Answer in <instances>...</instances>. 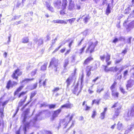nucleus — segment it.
Instances as JSON below:
<instances>
[{
	"mask_svg": "<svg viewBox=\"0 0 134 134\" xmlns=\"http://www.w3.org/2000/svg\"><path fill=\"white\" fill-rule=\"evenodd\" d=\"M29 111V108H28L24 112L22 115V116L23 117V122L24 125L23 128V130L24 134H26L27 128H28L30 126H35L37 120L38 115H36L34 118L31 120L30 122H26V121L29 118V116L28 115Z\"/></svg>",
	"mask_w": 134,
	"mask_h": 134,
	"instance_id": "nucleus-1",
	"label": "nucleus"
},
{
	"mask_svg": "<svg viewBox=\"0 0 134 134\" xmlns=\"http://www.w3.org/2000/svg\"><path fill=\"white\" fill-rule=\"evenodd\" d=\"M97 43L98 42L95 40H90L88 42V46L86 51V53H88L90 52L91 53L94 52V49Z\"/></svg>",
	"mask_w": 134,
	"mask_h": 134,
	"instance_id": "nucleus-2",
	"label": "nucleus"
},
{
	"mask_svg": "<svg viewBox=\"0 0 134 134\" xmlns=\"http://www.w3.org/2000/svg\"><path fill=\"white\" fill-rule=\"evenodd\" d=\"M76 71V69H75L74 72L71 74V75L67 79L66 82L67 84V87H68L71 84L73 80L76 79L75 74Z\"/></svg>",
	"mask_w": 134,
	"mask_h": 134,
	"instance_id": "nucleus-3",
	"label": "nucleus"
},
{
	"mask_svg": "<svg viewBox=\"0 0 134 134\" xmlns=\"http://www.w3.org/2000/svg\"><path fill=\"white\" fill-rule=\"evenodd\" d=\"M74 115L72 114L71 116L69 118L68 117L66 118L65 119L62 120L60 122V124L61 125H65L64 127V128H66L68 125V124L69 123L72 119Z\"/></svg>",
	"mask_w": 134,
	"mask_h": 134,
	"instance_id": "nucleus-4",
	"label": "nucleus"
},
{
	"mask_svg": "<svg viewBox=\"0 0 134 134\" xmlns=\"http://www.w3.org/2000/svg\"><path fill=\"white\" fill-rule=\"evenodd\" d=\"M58 60L55 58H53L52 59L50 63L49 66H52L53 67H54L56 68L55 71H57V69L58 68L59 64L58 63Z\"/></svg>",
	"mask_w": 134,
	"mask_h": 134,
	"instance_id": "nucleus-5",
	"label": "nucleus"
},
{
	"mask_svg": "<svg viewBox=\"0 0 134 134\" xmlns=\"http://www.w3.org/2000/svg\"><path fill=\"white\" fill-rule=\"evenodd\" d=\"M43 3L46 7L47 9L50 11L53 12L54 10L53 8L51 6L49 0H43Z\"/></svg>",
	"mask_w": 134,
	"mask_h": 134,
	"instance_id": "nucleus-6",
	"label": "nucleus"
},
{
	"mask_svg": "<svg viewBox=\"0 0 134 134\" xmlns=\"http://www.w3.org/2000/svg\"><path fill=\"white\" fill-rule=\"evenodd\" d=\"M134 116V106L130 111L126 115L125 114V117L127 120L129 119L130 117Z\"/></svg>",
	"mask_w": 134,
	"mask_h": 134,
	"instance_id": "nucleus-7",
	"label": "nucleus"
},
{
	"mask_svg": "<svg viewBox=\"0 0 134 134\" xmlns=\"http://www.w3.org/2000/svg\"><path fill=\"white\" fill-rule=\"evenodd\" d=\"M61 109L60 108L58 109L57 110L55 111H54L53 115L52 116L51 119L52 120H53L55 118L57 117L59 115L61 111Z\"/></svg>",
	"mask_w": 134,
	"mask_h": 134,
	"instance_id": "nucleus-8",
	"label": "nucleus"
},
{
	"mask_svg": "<svg viewBox=\"0 0 134 134\" xmlns=\"http://www.w3.org/2000/svg\"><path fill=\"white\" fill-rule=\"evenodd\" d=\"M69 2V9L71 10L76 8L75 7V0H68Z\"/></svg>",
	"mask_w": 134,
	"mask_h": 134,
	"instance_id": "nucleus-9",
	"label": "nucleus"
},
{
	"mask_svg": "<svg viewBox=\"0 0 134 134\" xmlns=\"http://www.w3.org/2000/svg\"><path fill=\"white\" fill-rule=\"evenodd\" d=\"M19 70L17 69L15 71V72H13L12 75V77L13 79H17L18 78V76L21 74V73L19 72Z\"/></svg>",
	"mask_w": 134,
	"mask_h": 134,
	"instance_id": "nucleus-10",
	"label": "nucleus"
},
{
	"mask_svg": "<svg viewBox=\"0 0 134 134\" xmlns=\"http://www.w3.org/2000/svg\"><path fill=\"white\" fill-rule=\"evenodd\" d=\"M73 104L70 103H67L62 105L60 108L61 109L64 108L70 109L73 107Z\"/></svg>",
	"mask_w": 134,
	"mask_h": 134,
	"instance_id": "nucleus-11",
	"label": "nucleus"
},
{
	"mask_svg": "<svg viewBox=\"0 0 134 134\" xmlns=\"http://www.w3.org/2000/svg\"><path fill=\"white\" fill-rule=\"evenodd\" d=\"M17 84V83L15 81L12 82L10 80L9 81L7 84L6 87L9 89L10 87H12L13 86Z\"/></svg>",
	"mask_w": 134,
	"mask_h": 134,
	"instance_id": "nucleus-12",
	"label": "nucleus"
},
{
	"mask_svg": "<svg viewBox=\"0 0 134 134\" xmlns=\"http://www.w3.org/2000/svg\"><path fill=\"white\" fill-rule=\"evenodd\" d=\"M134 85V81L133 80L130 79L128 81L126 85L127 90L132 87Z\"/></svg>",
	"mask_w": 134,
	"mask_h": 134,
	"instance_id": "nucleus-13",
	"label": "nucleus"
},
{
	"mask_svg": "<svg viewBox=\"0 0 134 134\" xmlns=\"http://www.w3.org/2000/svg\"><path fill=\"white\" fill-rule=\"evenodd\" d=\"M106 67H105V72H107L109 71H115L116 72L118 71L119 70V69L118 68L116 67H112L111 68H109L108 69H106Z\"/></svg>",
	"mask_w": 134,
	"mask_h": 134,
	"instance_id": "nucleus-14",
	"label": "nucleus"
},
{
	"mask_svg": "<svg viewBox=\"0 0 134 134\" xmlns=\"http://www.w3.org/2000/svg\"><path fill=\"white\" fill-rule=\"evenodd\" d=\"M110 54L107 53V55L105 57V61L107 63V65H110L111 63V62L109 61L110 59Z\"/></svg>",
	"mask_w": 134,
	"mask_h": 134,
	"instance_id": "nucleus-15",
	"label": "nucleus"
},
{
	"mask_svg": "<svg viewBox=\"0 0 134 134\" xmlns=\"http://www.w3.org/2000/svg\"><path fill=\"white\" fill-rule=\"evenodd\" d=\"M134 27V21L131 22L127 25V30L128 31H129L131 29Z\"/></svg>",
	"mask_w": 134,
	"mask_h": 134,
	"instance_id": "nucleus-16",
	"label": "nucleus"
},
{
	"mask_svg": "<svg viewBox=\"0 0 134 134\" xmlns=\"http://www.w3.org/2000/svg\"><path fill=\"white\" fill-rule=\"evenodd\" d=\"M91 70L93 71L97 69V66L96 64H93L91 65H89L87 67Z\"/></svg>",
	"mask_w": 134,
	"mask_h": 134,
	"instance_id": "nucleus-17",
	"label": "nucleus"
},
{
	"mask_svg": "<svg viewBox=\"0 0 134 134\" xmlns=\"http://www.w3.org/2000/svg\"><path fill=\"white\" fill-rule=\"evenodd\" d=\"M68 3L67 0H62L61 8L64 9L66 8Z\"/></svg>",
	"mask_w": 134,
	"mask_h": 134,
	"instance_id": "nucleus-18",
	"label": "nucleus"
},
{
	"mask_svg": "<svg viewBox=\"0 0 134 134\" xmlns=\"http://www.w3.org/2000/svg\"><path fill=\"white\" fill-rule=\"evenodd\" d=\"M25 99H26V98H25L23 100H21L20 101V102L19 103V104H18V107L17 108L16 113H15V114H14L13 116V117H14L16 115V114L17 113L18 111V110H19V107H21V106H22V105H23V104L25 102Z\"/></svg>",
	"mask_w": 134,
	"mask_h": 134,
	"instance_id": "nucleus-19",
	"label": "nucleus"
},
{
	"mask_svg": "<svg viewBox=\"0 0 134 134\" xmlns=\"http://www.w3.org/2000/svg\"><path fill=\"white\" fill-rule=\"evenodd\" d=\"M61 2L60 0H58L57 2L54 3V6L57 8H59L61 7Z\"/></svg>",
	"mask_w": 134,
	"mask_h": 134,
	"instance_id": "nucleus-20",
	"label": "nucleus"
},
{
	"mask_svg": "<svg viewBox=\"0 0 134 134\" xmlns=\"http://www.w3.org/2000/svg\"><path fill=\"white\" fill-rule=\"evenodd\" d=\"M93 59V58L91 57H89L85 60L83 63L84 65L87 64L89 63Z\"/></svg>",
	"mask_w": 134,
	"mask_h": 134,
	"instance_id": "nucleus-21",
	"label": "nucleus"
},
{
	"mask_svg": "<svg viewBox=\"0 0 134 134\" xmlns=\"http://www.w3.org/2000/svg\"><path fill=\"white\" fill-rule=\"evenodd\" d=\"M121 107L119 106L118 108H117V110L115 111L114 114V115L113 118L114 119L116 118L119 115V110L121 108Z\"/></svg>",
	"mask_w": 134,
	"mask_h": 134,
	"instance_id": "nucleus-22",
	"label": "nucleus"
},
{
	"mask_svg": "<svg viewBox=\"0 0 134 134\" xmlns=\"http://www.w3.org/2000/svg\"><path fill=\"white\" fill-rule=\"evenodd\" d=\"M34 41L35 43L39 45H41L43 43L42 40L40 38L37 40V39H35L34 40Z\"/></svg>",
	"mask_w": 134,
	"mask_h": 134,
	"instance_id": "nucleus-23",
	"label": "nucleus"
},
{
	"mask_svg": "<svg viewBox=\"0 0 134 134\" xmlns=\"http://www.w3.org/2000/svg\"><path fill=\"white\" fill-rule=\"evenodd\" d=\"M69 59L67 58L65 59L64 61V63L63 67L65 69H66L67 66L69 64Z\"/></svg>",
	"mask_w": 134,
	"mask_h": 134,
	"instance_id": "nucleus-24",
	"label": "nucleus"
},
{
	"mask_svg": "<svg viewBox=\"0 0 134 134\" xmlns=\"http://www.w3.org/2000/svg\"><path fill=\"white\" fill-rule=\"evenodd\" d=\"M53 22L54 23H58L65 24H67V23L66 22L64 21L63 20H55L53 21Z\"/></svg>",
	"mask_w": 134,
	"mask_h": 134,
	"instance_id": "nucleus-25",
	"label": "nucleus"
},
{
	"mask_svg": "<svg viewBox=\"0 0 134 134\" xmlns=\"http://www.w3.org/2000/svg\"><path fill=\"white\" fill-rule=\"evenodd\" d=\"M34 78H32L31 79H24V80H23L22 81H21V83H27L29 82L30 81H31L33 80H34Z\"/></svg>",
	"mask_w": 134,
	"mask_h": 134,
	"instance_id": "nucleus-26",
	"label": "nucleus"
},
{
	"mask_svg": "<svg viewBox=\"0 0 134 134\" xmlns=\"http://www.w3.org/2000/svg\"><path fill=\"white\" fill-rule=\"evenodd\" d=\"M112 95L115 97L118 98L119 95L118 92H116L115 90L112 91Z\"/></svg>",
	"mask_w": 134,
	"mask_h": 134,
	"instance_id": "nucleus-27",
	"label": "nucleus"
},
{
	"mask_svg": "<svg viewBox=\"0 0 134 134\" xmlns=\"http://www.w3.org/2000/svg\"><path fill=\"white\" fill-rule=\"evenodd\" d=\"M122 127V124L120 122H119L117 125V128L119 130H121Z\"/></svg>",
	"mask_w": 134,
	"mask_h": 134,
	"instance_id": "nucleus-28",
	"label": "nucleus"
},
{
	"mask_svg": "<svg viewBox=\"0 0 134 134\" xmlns=\"http://www.w3.org/2000/svg\"><path fill=\"white\" fill-rule=\"evenodd\" d=\"M134 18V10L131 13L130 15L128 16L127 20H129L131 18Z\"/></svg>",
	"mask_w": 134,
	"mask_h": 134,
	"instance_id": "nucleus-29",
	"label": "nucleus"
},
{
	"mask_svg": "<svg viewBox=\"0 0 134 134\" xmlns=\"http://www.w3.org/2000/svg\"><path fill=\"white\" fill-rule=\"evenodd\" d=\"M110 6L109 4H108L106 9V14L108 15L110 13Z\"/></svg>",
	"mask_w": 134,
	"mask_h": 134,
	"instance_id": "nucleus-30",
	"label": "nucleus"
},
{
	"mask_svg": "<svg viewBox=\"0 0 134 134\" xmlns=\"http://www.w3.org/2000/svg\"><path fill=\"white\" fill-rule=\"evenodd\" d=\"M100 101V99H94L92 101V104L93 105L94 104H96L98 105Z\"/></svg>",
	"mask_w": 134,
	"mask_h": 134,
	"instance_id": "nucleus-31",
	"label": "nucleus"
},
{
	"mask_svg": "<svg viewBox=\"0 0 134 134\" xmlns=\"http://www.w3.org/2000/svg\"><path fill=\"white\" fill-rule=\"evenodd\" d=\"M117 84V82L115 81L113 84L112 85L111 87H110V89L112 91L115 90L114 88L115 87V86Z\"/></svg>",
	"mask_w": 134,
	"mask_h": 134,
	"instance_id": "nucleus-32",
	"label": "nucleus"
},
{
	"mask_svg": "<svg viewBox=\"0 0 134 134\" xmlns=\"http://www.w3.org/2000/svg\"><path fill=\"white\" fill-rule=\"evenodd\" d=\"M29 42V39L27 37L24 38L22 40V42L23 43H26Z\"/></svg>",
	"mask_w": 134,
	"mask_h": 134,
	"instance_id": "nucleus-33",
	"label": "nucleus"
},
{
	"mask_svg": "<svg viewBox=\"0 0 134 134\" xmlns=\"http://www.w3.org/2000/svg\"><path fill=\"white\" fill-rule=\"evenodd\" d=\"M131 10L130 7V6H129L125 10H124V13L125 14H127L129 13L130 11Z\"/></svg>",
	"mask_w": 134,
	"mask_h": 134,
	"instance_id": "nucleus-34",
	"label": "nucleus"
},
{
	"mask_svg": "<svg viewBox=\"0 0 134 134\" xmlns=\"http://www.w3.org/2000/svg\"><path fill=\"white\" fill-rule=\"evenodd\" d=\"M86 44H84L83 45V46L82 47V48L80 49L79 53L80 54H81L83 53L85 48L86 47Z\"/></svg>",
	"mask_w": 134,
	"mask_h": 134,
	"instance_id": "nucleus-35",
	"label": "nucleus"
},
{
	"mask_svg": "<svg viewBox=\"0 0 134 134\" xmlns=\"http://www.w3.org/2000/svg\"><path fill=\"white\" fill-rule=\"evenodd\" d=\"M90 18L88 16H87L85 17L84 18L83 21L85 23H87L88 20L90 19Z\"/></svg>",
	"mask_w": 134,
	"mask_h": 134,
	"instance_id": "nucleus-36",
	"label": "nucleus"
},
{
	"mask_svg": "<svg viewBox=\"0 0 134 134\" xmlns=\"http://www.w3.org/2000/svg\"><path fill=\"white\" fill-rule=\"evenodd\" d=\"M47 63H46L41 67V70H45L46 69V66Z\"/></svg>",
	"mask_w": 134,
	"mask_h": 134,
	"instance_id": "nucleus-37",
	"label": "nucleus"
},
{
	"mask_svg": "<svg viewBox=\"0 0 134 134\" xmlns=\"http://www.w3.org/2000/svg\"><path fill=\"white\" fill-rule=\"evenodd\" d=\"M75 19H76L75 18H73L68 20H67L66 21H69V23H70L71 25L72 23L74 22L75 20Z\"/></svg>",
	"mask_w": 134,
	"mask_h": 134,
	"instance_id": "nucleus-38",
	"label": "nucleus"
},
{
	"mask_svg": "<svg viewBox=\"0 0 134 134\" xmlns=\"http://www.w3.org/2000/svg\"><path fill=\"white\" fill-rule=\"evenodd\" d=\"M91 70L90 69H89L87 67L86 69V72L87 73V75L88 76H89L91 75Z\"/></svg>",
	"mask_w": 134,
	"mask_h": 134,
	"instance_id": "nucleus-39",
	"label": "nucleus"
},
{
	"mask_svg": "<svg viewBox=\"0 0 134 134\" xmlns=\"http://www.w3.org/2000/svg\"><path fill=\"white\" fill-rule=\"evenodd\" d=\"M23 87V86H21L18 88L15 92V94L18 93L19 91H20L22 90Z\"/></svg>",
	"mask_w": 134,
	"mask_h": 134,
	"instance_id": "nucleus-40",
	"label": "nucleus"
},
{
	"mask_svg": "<svg viewBox=\"0 0 134 134\" xmlns=\"http://www.w3.org/2000/svg\"><path fill=\"white\" fill-rule=\"evenodd\" d=\"M105 113H103L102 112L100 114V118L101 119H103L105 118Z\"/></svg>",
	"mask_w": 134,
	"mask_h": 134,
	"instance_id": "nucleus-41",
	"label": "nucleus"
},
{
	"mask_svg": "<svg viewBox=\"0 0 134 134\" xmlns=\"http://www.w3.org/2000/svg\"><path fill=\"white\" fill-rule=\"evenodd\" d=\"M56 105L55 104H48V107H49V108L51 109L52 108H54L55 107Z\"/></svg>",
	"mask_w": 134,
	"mask_h": 134,
	"instance_id": "nucleus-42",
	"label": "nucleus"
},
{
	"mask_svg": "<svg viewBox=\"0 0 134 134\" xmlns=\"http://www.w3.org/2000/svg\"><path fill=\"white\" fill-rule=\"evenodd\" d=\"M3 110H4V107L3 108H2L0 109V113H1V118H2L3 116Z\"/></svg>",
	"mask_w": 134,
	"mask_h": 134,
	"instance_id": "nucleus-43",
	"label": "nucleus"
},
{
	"mask_svg": "<svg viewBox=\"0 0 134 134\" xmlns=\"http://www.w3.org/2000/svg\"><path fill=\"white\" fill-rule=\"evenodd\" d=\"M37 71V69H35L33 70L31 73V75L32 76H33L36 74Z\"/></svg>",
	"mask_w": 134,
	"mask_h": 134,
	"instance_id": "nucleus-44",
	"label": "nucleus"
},
{
	"mask_svg": "<svg viewBox=\"0 0 134 134\" xmlns=\"http://www.w3.org/2000/svg\"><path fill=\"white\" fill-rule=\"evenodd\" d=\"M104 90L103 88L100 89L99 87H98L97 88V93H100L101 91H103Z\"/></svg>",
	"mask_w": 134,
	"mask_h": 134,
	"instance_id": "nucleus-45",
	"label": "nucleus"
},
{
	"mask_svg": "<svg viewBox=\"0 0 134 134\" xmlns=\"http://www.w3.org/2000/svg\"><path fill=\"white\" fill-rule=\"evenodd\" d=\"M63 45V44H60V45L59 46L58 48H56L54 51L53 52V53H55V52L57 51Z\"/></svg>",
	"mask_w": 134,
	"mask_h": 134,
	"instance_id": "nucleus-46",
	"label": "nucleus"
},
{
	"mask_svg": "<svg viewBox=\"0 0 134 134\" xmlns=\"http://www.w3.org/2000/svg\"><path fill=\"white\" fill-rule=\"evenodd\" d=\"M48 104L46 103H44L43 104H41V107H48Z\"/></svg>",
	"mask_w": 134,
	"mask_h": 134,
	"instance_id": "nucleus-47",
	"label": "nucleus"
},
{
	"mask_svg": "<svg viewBox=\"0 0 134 134\" xmlns=\"http://www.w3.org/2000/svg\"><path fill=\"white\" fill-rule=\"evenodd\" d=\"M96 112L94 110L92 114V118H94L96 115Z\"/></svg>",
	"mask_w": 134,
	"mask_h": 134,
	"instance_id": "nucleus-48",
	"label": "nucleus"
},
{
	"mask_svg": "<svg viewBox=\"0 0 134 134\" xmlns=\"http://www.w3.org/2000/svg\"><path fill=\"white\" fill-rule=\"evenodd\" d=\"M128 130H126L125 131V134H127L129 132L131 131V127H130V128H129V127H128Z\"/></svg>",
	"mask_w": 134,
	"mask_h": 134,
	"instance_id": "nucleus-49",
	"label": "nucleus"
},
{
	"mask_svg": "<svg viewBox=\"0 0 134 134\" xmlns=\"http://www.w3.org/2000/svg\"><path fill=\"white\" fill-rule=\"evenodd\" d=\"M128 72V71L127 70H126L124 72V77L125 79H126V77L127 74Z\"/></svg>",
	"mask_w": 134,
	"mask_h": 134,
	"instance_id": "nucleus-50",
	"label": "nucleus"
},
{
	"mask_svg": "<svg viewBox=\"0 0 134 134\" xmlns=\"http://www.w3.org/2000/svg\"><path fill=\"white\" fill-rule=\"evenodd\" d=\"M118 68L119 69V72L120 73L124 69V66H122L120 68Z\"/></svg>",
	"mask_w": 134,
	"mask_h": 134,
	"instance_id": "nucleus-51",
	"label": "nucleus"
},
{
	"mask_svg": "<svg viewBox=\"0 0 134 134\" xmlns=\"http://www.w3.org/2000/svg\"><path fill=\"white\" fill-rule=\"evenodd\" d=\"M72 59L71 60V62H74L75 60V55H73L72 56Z\"/></svg>",
	"mask_w": 134,
	"mask_h": 134,
	"instance_id": "nucleus-52",
	"label": "nucleus"
},
{
	"mask_svg": "<svg viewBox=\"0 0 134 134\" xmlns=\"http://www.w3.org/2000/svg\"><path fill=\"white\" fill-rule=\"evenodd\" d=\"M2 126V127H4L3 122V120H0V126Z\"/></svg>",
	"mask_w": 134,
	"mask_h": 134,
	"instance_id": "nucleus-53",
	"label": "nucleus"
},
{
	"mask_svg": "<svg viewBox=\"0 0 134 134\" xmlns=\"http://www.w3.org/2000/svg\"><path fill=\"white\" fill-rule=\"evenodd\" d=\"M8 101L9 100H7L3 102L2 104V106H4V105H5L6 104H7V103H8Z\"/></svg>",
	"mask_w": 134,
	"mask_h": 134,
	"instance_id": "nucleus-54",
	"label": "nucleus"
},
{
	"mask_svg": "<svg viewBox=\"0 0 134 134\" xmlns=\"http://www.w3.org/2000/svg\"><path fill=\"white\" fill-rule=\"evenodd\" d=\"M88 33V31L87 30H86L84 31L83 33V35H84L85 36H86Z\"/></svg>",
	"mask_w": 134,
	"mask_h": 134,
	"instance_id": "nucleus-55",
	"label": "nucleus"
},
{
	"mask_svg": "<svg viewBox=\"0 0 134 134\" xmlns=\"http://www.w3.org/2000/svg\"><path fill=\"white\" fill-rule=\"evenodd\" d=\"M119 105V104L118 103V102L115 104L112 107V108H115L116 107H118Z\"/></svg>",
	"mask_w": 134,
	"mask_h": 134,
	"instance_id": "nucleus-56",
	"label": "nucleus"
},
{
	"mask_svg": "<svg viewBox=\"0 0 134 134\" xmlns=\"http://www.w3.org/2000/svg\"><path fill=\"white\" fill-rule=\"evenodd\" d=\"M36 94V93H35V92H32L31 94V96H30V98H33Z\"/></svg>",
	"mask_w": 134,
	"mask_h": 134,
	"instance_id": "nucleus-57",
	"label": "nucleus"
},
{
	"mask_svg": "<svg viewBox=\"0 0 134 134\" xmlns=\"http://www.w3.org/2000/svg\"><path fill=\"white\" fill-rule=\"evenodd\" d=\"M105 56L104 55H103V56H100V59L101 60L103 61H104V60Z\"/></svg>",
	"mask_w": 134,
	"mask_h": 134,
	"instance_id": "nucleus-58",
	"label": "nucleus"
},
{
	"mask_svg": "<svg viewBox=\"0 0 134 134\" xmlns=\"http://www.w3.org/2000/svg\"><path fill=\"white\" fill-rule=\"evenodd\" d=\"M59 89L58 87H56L53 90V91L54 92H56L59 90Z\"/></svg>",
	"mask_w": 134,
	"mask_h": 134,
	"instance_id": "nucleus-59",
	"label": "nucleus"
},
{
	"mask_svg": "<svg viewBox=\"0 0 134 134\" xmlns=\"http://www.w3.org/2000/svg\"><path fill=\"white\" fill-rule=\"evenodd\" d=\"M122 59H120L116 60L115 62V64H118L119 63L121 60Z\"/></svg>",
	"mask_w": 134,
	"mask_h": 134,
	"instance_id": "nucleus-60",
	"label": "nucleus"
},
{
	"mask_svg": "<svg viewBox=\"0 0 134 134\" xmlns=\"http://www.w3.org/2000/svg\"><path fill=\"white\" fill-rule=\"evenodd\" d=\"M78 88L77 87H76L74 89V90L73 91V93L74 94H76V92Z\"/></svg>",
	"mask_w": 134,
	"mask_h": 134,
	"instance_id": "nucleus-61",
	"label": "nucleus"
},
{
	"mask_svg": "<svg viewBox=\"0 0 134 134\" xmlns=\"http://www.w3.org/2000/svg\"><path fill=\"white\" fill-rule=\"evenodd\" d=\"M120 91H121V92L123 94H124L125 93V91L123 89V88L121 87H120Z\"/></svg>",
	"mask_w": 134,
	"mask_h": 134,
	"instance_id": "nucleus-62",
	"label": "nucleus"
},
{
	"mask_svg": "<svg viewBox=\"0 0 134 134\" xmlns=\"http://www.w3.org/2000/svg\"><path fill=\"white\" fill-rule=\"evenodd\" d=\"M63 9V10H61L60 12V14L62 15H63L65 14L64 11V9Z\"/></svg>",
	"mask_w": 134,
	"mask_h": 134,
	"instance_id": "nucleus-63",
	"label": "nucleus"
},
{
	"mask_svg": "<svg viewBox=\"0 0 134 134\" xmlns=\"http://www.w3.org/2000/svg\"><path fill=\"white\" fill-rule=\"evenodd\" d=\"M57 38L56 37V38L54 40H53L52 41V43L53 44H54L55 42L57 41Z\"/></svg>",
	"mask_w": 134,
	"mask_h": 134,
	"instance_id": "nucleus-64",
	"label": "nucleus"
}]
</instances>
